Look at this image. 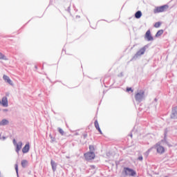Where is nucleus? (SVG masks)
Returning a JSON list of instances; mask_svg holds the SVG:
<instances>
[{"instance_id": "obj_1", "label": "nucleus", "mask_w": 177, "mask_h": 177, "mask_svg": "<svg viewBox=\"0 0 177 177\" xmlns=\"http://www.w3.org/2000/svg\"><path fill=\"white\" fill-rule=\"evenodd\" d=\"M149 48V45H145L144 47L141 48L137 53L133 55V57L131 58V62H133L135 60H138L142 55H145V53L146 52V49Z\"/></svg>"}, {"instance_id": "obj_2", "label": "nucleus", "mask_w": 177, "mask_h": 177, "mask_svg": "<svg viewBox=\"0 0 177 177\" xmlns=\"http://www.w3.org/2000/svg\"><path fill=\"white\" fill-rule=\"evenodd\" d=\"M122 174V175H124V176H136V171H135L133 169H131L127 167H124Z\"/></svg>"}, {"instance_id": "obj_3", "label": "nucleus", "mask_w": 177, "mask_h": 177, "mask_svg": "<svg viewBox=\"0 0 177 177\" xmlns=\"http://www.w3.org/2000/svg\"><path fill=\"white\" fill-rule=\"evenodd\" d=\"M135 99L136 101L138 102V103H142V102H143V100L146 99V96L145 95V91H138L135 95Z\"/></svg>"}, {"instance_id": "obj_4", "label": "nucleus", "mask_w": 177, "mask_h": 177, "mask_svg": "<svg viewBox=\"0 0 177 177\" xmlns=\"http://www.w3.org/2000/svg\"><path fill=\"white\" fill-rule=\"evenodd\" d=\"M169 8V6L168 4H165L160 6H157L153 10V13H162V12H165Z\"/></svg>"}, {"instance_id": "obj_5", "label": "nucleus", "mask_w": 177, "mask_h": 177, "mask_svg": "<svg viewBox=\"0 0 177 177\" xmlns=\"http://www.w3.org/2000/svg\"><path fill=\"white\" fill-rule=\"evenodd\" d=\"M95 157L96 156L95 155V152H86L84 153V158L86 160V161H89L91 160H95Z\"/></svg>"}, {"instance_id": "obj_6", "label": "nucleus", "mask_w": 177, "mask_h": 177, "mask_svg": "<svg viewBox=\"0 0 177 177\" xmlns=\"http://www.w3.org/2000/svg\"><path fill=\"white\" fill-rule=\"evenodd\" d=\"M156 151L158 153V154H163V153H165V148L162 147V145H160V144H156Z\"/></svg>"}, {"instance_id": "obj_7", "label": "nucleus", "mask_w": 177, "mask_h": 177, "mask_svg": "<svg viewBox=\"0 0 177 177\" xmlns=\"http://www.w3.org/2000/svg\"><path fill=\"white\" fill-rule=\"evenodd\" d=\"M145 38L148 41H154V37H153V36L151 35V32L150 31V30H148L146 32Z\"/></svg>"}, {"instance_id": "obj_8", "label": "nucleus", "mask_w": 177, "mask_h": 177, "mask_svg": "<svg viewBox=\"0 0 177 177\" xmlns=\"http://www.w3.org/2000/svg\"><path fill=\"white\" fill-rule=\"evenodd\" d=\"M30 151V142H27L22 149V153L24 154H27Z\"/></svg>"}, {"instance_id": "obj_9", "label": "nucleus", "mask_w": 177, "mask_h": 177, "mask_svg": "<svg viewBox=\"0 0 177 177\" xmlns=\"http://www.w3.org/2000/svg\"><path fill=\"white\" fill-rule=\"evenodd\" d=\"M21 147H23V142L19 141L18 144L15 145V151L17 154H19V152L21 150Z\"/></svg>"}, {"instance_id": "obj_10", "label": "nucleus", "mask_w": 177, "mask_h": 177, "mask_svg": "<svg viewBox=\"0 0 177 177\" xmlns=\"http://www.w3.org/2000/svg\"><path fill=\"white\" fill-rule=\"evenodd\" d=\"M171 118L174 120L177 119V106H175L172 109Z\"/></svg>"}, {"instance_id": "obj_11", "label": "nucleus", "mask_w": 177, "mask_h": 177, "mask_svg": "<svg viewBox=\"0 0 177 177\" xmlns=\"http://www.w3.org/2000/svg\"><path fill=\"white\" fill-rule=\"evenodd\" d=\"M167 133H168V130L166 129L164 132V139H162L160 141V143H162V145H167L168 144V141H167Z\"/></svg>"}, {"instance_id": "obj_12", "label": "nucleus", "mask_w": 177, "mask_h": 177, "mask_svg": "<svg viewBox=\"0 0 177 177\" xmlns=\"http://www.w3.org/2000/svg\"><path fill=\"white\" fill-rule=\"evenodd\" d=\"M3 80H5V82H7L11 86H13V82H12V80H10V77H9L8 75H3Z\"/></svg>"}, {"instance_id": "obj_13", "label": "nucleus", "mask_w": 177, "mask_h": 177, "mask_svg": "<svg viewBox=\"0 0 177 177\" xmlns=\"http://www.w3.org/2000/svg\"><path fill=\"white\" fill-rule=\"evenodd\" d=\"M50 165L52 167V169L53 172H56V169H57V163L55 162L53 160H50Z\"/></svg>"}, {"instance_id": "obj_14", "label": "nucleus", "mask_w": 177, "mask_h": 177, "mask_svg": "<svg viewBox=\"0 0 177 177\" xmlns=\"http://www.w3.org/2000/svg\"><path fill=\"white\" fill-rule=\"evenodd\" d=\"M9 125V120L8 119H3L0 121V127H6Z\"/></svg>"}, {"instance_id": "obj_15", "label": "nucleus", "mask_w": 177, "mask_h": 177, "mask_svg": "<svg viewBox=\"0 0 177 177\" xmlns=\"http://www.w3.org/2000/svg\"><path fill=\"white\" fill-rule=\"evenodd\" d=\"M1 104L3 107H8V97H3L1 100Z\"/></svg>"}, {"instance_id": "obj_16", "label": "nucleus", "mask_w": 177, "mask_h": 177, "mask_svg": "<svg viewBox=\"0 0 177 177\" xmlns=\"http://www.w3.org/2000/svg\"><path fill=\"white\" fill-rule=\"evenodd\" d=\"M142 11H140V10H138V11H137L136 13H135V15H134V17L136 18V19H140V17H142Z\"/></svg>"}, {"instance_id": "obj_17", "label": "nucleus", "mask_w": 177, "mask_h": 177, "mask_svg": "<svg viewBox=\"0 0 177 177\" xmlns=\"http://www.w3.org/2000/svg\"><path fill=\"white\" fill-rule=\"evenodd\" d=\"M21 164L22 168H26V167L28 165V161L27 160H21Z\"/></svg>"}, {"instance_id": "obj_18", "label": "nucleus", "mask_w": 177, "mask_h": 177, "mask_svg": "<svg viewBox=\"0 0 177 177\" xmlns=\"http://www.w3.org/2000/svg\"><path fill=\"white\" fill-rule=\"evenodd\" d=\"M162 34H164V30L161 29V30H159L156 34L155 35V37L156 38H158V37H161Z\"/></svg>"}, {"instance_id": "obj_19", "label": "nucleus", "mask_w": 177, "mask_h": 177, "mask_svg": "<svg viewBox=\"0 0 177 177\" xmlns=\"http://www.w3.org/2000/svg\"><path fill=\"white\" fill-rule=\"evenodd\" d=\"M158 100L157 98H155L153 100V101L152 102V103H151V106H153L154 109H157V104H158L157 102H158Z\"/></svg>"}, {"instance_id": "obj_20", "label": "nucleus", "mask_w": 177, "mask_h": 177, "mask_svg": "<svg viewBox=\"0 0 177 177\" xmlns=\"http://www.w3.org/2000/svg\"><path fill=\"white\" fill-rule=\"evenodd\" d=\"M94 125H95V129H97V131H100V127L99 126V122H97V120H95Z\"/></svg>"}, {"instance_id": "obj_21", "label": "nucleus", "mask_w": 177, "mask_h": 177, "mask_svg": "<svg viewBox=\"0 0 177 177\" xmlns=\"http://www.w3.org/2000/svg\"><path fill=\"white\" fill-rule=\"evenodd\" d=\"M0 59L1 60H8V58L6 57V56H5V55L2 54V53H0Z\"/></svg>"}, {"instance_id": "obj_22", "label": "nucleus", "mask_w": 177, "mask_h": 177, "mask_svg": "<svg viewBox=\"0 0 177 177\" xmlns=\"http://www.w3.org/2000/svg\"><path fill=\"white\" fill-rule=\"evenodd\" d=\"M90 153H95V147L93 145H89Z\"/></svg>"}, {"instance_id": "obj_23", "label": "nucleus", "mask_w": 177, "mask_h": 177, "mask_svg": "<svg viewBox=\"0 0 177 177\" xmlns=\"http://www.w3.org/2000/svg\"><path fill=\"white\" fill-rule=\"evenodd\" d=\"M160 26H161V22H160V21L155 23L153 25L155 28H159V27H160Z\"/></svg>"}, {"instance_id": "obj_24", "label": "nucleus", "mask_w": 177, "mask_h": 177, "mask_svg": "<svg viewBox=\"0 0 177 177\" xmlns=\"http://www.w3.org/2000/svg\"><path fill=\"white\" fill-rule=\"evenodd\" d=\"M15 171H16L17 177H19V165L17 164H15Z\"/></svg>"}, {"instance_id": "obj_25", "label": "nucleus", "mask_w": 177, "mask_h": 177, "mask_svg": "<svg viewBox=\"0 0 177 177\" xmlns=\"http://www.w3.org/2000/svg\"><path fill=\"white\" fill-rule=\"evenodd\" d=\"M58 131L59 132V133L63 136V135H64V131H63L62 129V128L59 127L58 128Z\"/></svg>"}, {"instance_id": "obj_26", "label": "nucleus", "mask_w": 177, "mask_h": 177, "mask_svg": "<svg viewBox=\"0 0 177 177\" xmlns=\"http://www.w3.org/2000/svg\"><path fill=\"white\" fill-rule=\"evenodd\" d=\"M8 137L6 136H2L1 134H0V140H6Z\"/></svg>"}, {"instance_id": "obj_27", "label": "nucleus", "mask_w": 177, "mask_h": 177, "mask_svg": "<svg viewBox=\"0 0 177 177\" xmlns=\"http://www.w3.org/2000/svg\"><path fill=\"white\" fill-rule=\"evenodd\" d=\"M127 92H133V90L131 87H127L126 88Z\"/></svg>"}, {"instance_id": "obj_28", "label": "nucleus", "mask_w": 177, "mask_h": 177, "mask_svg": "<svg viewBox=\"0 0 177 177\" xmlns=\"http://www.w3.org/2000/svg\"><path fill=\"white\" fill-rule=\"evenodd\" d=\"M84 139H86V138H88V134L86 133H84L83 135H82Z\"/></svg>"}, {"instance_id": "obj_29", "label": "nucleus", "mask_w": 177, "mask_h": 177, "mask_svg": "<svg viewBox=\"0 0 177 177\" xmlns=\"http://www.w3.org/2000/svg\"><path fill=\"white\" fill-rule=\"evenodd\" d=\"M12 143H13L14 146H16L17 145H18L17 142H16V139H14L12 140Z\"/></svg>"}, {"instance_id": "obj_30", "label": "nucleus", "mask_w": 177, "mask_h": 177, "mask_svg": "<svg viewBox=\"0 0 177 177\" xmlns=\"http://www.w3.org/2000/svg\"><path fill=\"white\" fill-rule=\"evenodd\" d=\"M138 160L139 161H143V156H139V157L138 158Z\"/></svg>"}, {"instance_id": "obj_31", "label": "nucleus", "mask_w": 177, "mask_h": 177, "mask_svg": "<svg viewBox=\"0 0 177 177\" xmlns=\"http://www.w3.org/2000/svg\"><path fill=\"white\" fill-rule=\"evenodd\" d=\"M67 12H68V13H70V12H71V6H68L67 8Z\"/></svg>"}, {"instance_id": "obj_32", "label": "nucleus", "mask_w": 177, "mask_h": 177, "mask_svg": "<svg viewBox=\"0 0 177 177\" xmlns=\"http://www.w3.org/2000/svg\"><path fill=\"white\" fill-rule=\"evenodd\" d=\"M118 77H124V73L121 72L119 75H118Z\"/></svg>"}, {"instance_id": "obj_33", "label": "nucleus", "mask_w": 177, "mask_h": 177, "mask_svg": "<svg viewBox=\"0 0 177 177\" xmlns=\"http://www.w3.org/2000/svg\"><path fill=\"white\" fill-rule=\"evenodd\" d=\"M150 151H151V149H148V150L146 151V154H147V156H149V154L150 153Z\"/></svg>"}, {"instance_id": "obj_34", "label": "nucleus", "mask_w": 177, "mask_h": 177, "mask_svg": "<svg viewBox=\"0 0 177 177\" xmlns=\"http://www.w3.org/2000/svg\"><path fill=\"white\" fill-rule=\"evenodd\" d=\"M98 132L100 133V135H103V132H102V129H100V130H98Z\"/></svg>"}, {"instance_id": "obj_35", "label": "nucleus", "mask_w": 177, "mask_h": 177, "mask_svg": "<svg viewBox=\"0 0 177 177\" xmlns=\"http://www.w3.org/2000/svg\"><path fill=\"white\" fill-rule=\"evenodd\" d=\"M91 168H92L93 169H95V168H96V166H95V165H91Z\"/></svg>"}, {"instance_id": "obj_36", "label": "nucleus", "mask_w": 177, "mask_h": 177, "mask_svg": "<svg viewBox=\"0 0 177 177\" xmlns=\"http://www.w3.org/2000/svg\"><path fill=\"white\" fill-rule=\"evenodd\" d=\"M76 17H77V18H78V19H80V17H80V16L77 15V16H76Z\"/></svg>"}, {"instance_id": "obj_37", "label": "nucleus", "mask_w": 177, "mask_h": 177, "mask_svg": "<svg viewBox=\"0 0 177 177\" xmlns=\"http://www.w3.org/2000/svg\"><path fill=\"white\" fill-rule=\"evenodd\" d=\"M129 136H130L131 138H132V136H133L132 133L129 135Z\"/></svg>"}, {"instance_id": "obj_38", "label": "nucleus", "mask_w": 177, "mask_h": 177, "mask_svg": "<svg viewBox=\"0 0 177 177\" xmlns=\"http://www.w3.org/2000/svg\"><path fill=\"white\" fill-rule=\"evenodd\" d=\"M52 142H55V138H53Z\"/></svg>"}, {"instance_id": "obj_39", "label": "nucleus", "mask_w": 177, "mask_h": 177, "mask_svg": "<svg viewBox=\"0 0 177 177\" xmlns=\"http://www.w3.org/2000/svg\"><path fill=\"white\" fill-rule=\"evenodd\" d=\"M0 104H2V102L0 100Z\"/></svg>"}, {"instance_id": "obj_40", "label": "nucleus", "mask_w": 177, "mask_h": 177, "mask_svg": "<svg viewBox=\"0 0 177 177\" xmlns=\"http://www.w3.org/2000/svg\"><path fill=\"white\" fill-rule=\"evenodd\" d=\"M50 138H51V139H53V138L52 136L50 137Z\"/></svg>"}]
</instances>
